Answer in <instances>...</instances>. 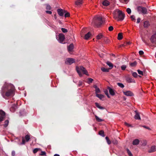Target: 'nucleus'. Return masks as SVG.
<instances>
[{
    "mask_svg": "<svg viewBox=\"0 0 156 156\" xmlns=\"http://www.w3.org/2000/svg\"><path fill=\"white\" fill-rule=\"evenodd\" d=\"M15 91V88L13 85L5 83L1 88L0 93L2 97L6 98V97L13 96Z\"/></svg>",
    "mask_w": 156,
    "mask_h": 156,
    "instance_id": "f257e3e1",
    "label": "nucleus"
},
{
    "mask_svg": "<svg viewBox=\"0 0 156 156\" xmlns=\"http://www.w3.org/2000/svg\"><path fill=\"white\" fill-rule=\"evenodd\" d=\"M113 17L117 21L122 20L125 17L124 14L119 9H116L113 12Z\"/></svg>",
    "mask_w": 156,
    "mask_h": 156,
    "instance_id": "f03ea898",
    "label": "nucleus"
},
{
    "mask_svg": "<svg viewBox=\"0 0 156 156\" xmlns=\"http://www.w3.org/2000/svg\"><path fill=\"white\" fill-rule=\"evenodd\" d=\"M102 23V18L99 16H96L93 18L91 23L95 27H98L100 26Z\"/></svg>",
    "mask_w": 156,
    "mask_h": 156,
    "instance_id": "7ed1b4c3",
    "label": "nucleus"
},
{
    "mask_svg": "<svg viewBox=\"0 0 156 156\" xmlns=\"http://www.w3.org/2000/svg\"><path fill=\"white\" fill-rule=\"evenodd\" d=\"M76 69L78 73L80 76H81L82 75V74L80 72L81 71L84 74H85L87 75H88L87 70L83 66H80L79 67H76Z\"/></svg>",
    "mask_w": 156,
    "mask_h": 156,
    "instance_id": "20e7f679",
    "label": "nucleus"
},
{
    "mask_svg": "<svg viewBox=\"0 0 156 156\" xmlns=\"http://www.w3.org/2000/svg\"><path fill=\"white\" fill-rule=\"evenodd\" d=\"M137 10L139 14L142 13L143 14H147V10L145 7L139 6L137 7Z\"/></svg>",
    "mask_w": 156,
    "mask_h": 156,
    "instance_id": "39448f33",
    "label": "nucleus"
},
{
    "mask_svg": "<svg viewBox=\"0 0 156 156\" xmlns=\"http://www.w3.org/2000/svg\"><path fill=\"white\" fill-rule=\"evenodd\" d=\"M56 38L58 41L62 43H63L65 39L64 35L62 33L59 34L58 36H56Z\"/></svg>",
    "mask_w": 156,
    "mask_h": 156,
    "instance_id": "423d86ee",
    "label": "nucleus"
},
{
    "mask_svg": "<svg viewBox=\"0 0 156 156\" xmlns=\"http://www.w3.org/2000/svg\"><path fill=\"white\" fill-rule=\"evenodd\" d=\"M75 62L74 59L72 58H68L66 59L65 62L66 64H71Z\"/></svg>",
    "mask_w": 156,
    "mask_h": 156,
    "instance_id": "0eeeda50",
    "label": "nucleus"
},
{
    "mask_svg": "<svg viewBox=\"0 0 156 156\" xmlns=\"http://www.w3.org/2000/svg\"><path fill=\"white\" fill-rule=\"evenodd\" d=\"M57 12L58 15L60 16H63L64 14L66 13V11L62 9H58L57 10Z\"/></svg>",
    "mask_w": 156,
    "mask_h": 156,
    "instance_id": "6e6552de",
    "label": "nucleus"
},
{
    "mask_svg": "<svg viewBox=\"0 0 156 156\" xmlns=\"http://www.w3.org/2000/svg\"><path fill=\"white\" fill-rule=\"evenodd\" d=\"M5 116V112L2 110H0V122H1L3 120Z\"/></svg>",
    "mask_w": 156,
    "mask_h": 156,
    "instance_id": "1a4fd4ad",
    "label": "nucleus"
},
{
    "mask_svg": "<svg viewBox=\"0 0 156 156\" xmlns=\"http://www.w3.org/2000/svg\"><path fill=\"white\" fill-rule=\"evenodd\" d=\"M123 93L125 95L127 96H133L134 95L133 93L130 91H124Z\"/></svg>",
    "mask_w": 156,
    "mask_h": 156,
    "instance_id": "9d476101",
    "label": "nucleus"
},
{
    "mask_svg": "<svg viewBox=\"0 0 156 156\" xmlns=\"http://www.w3.org/2000/svg\"><path fill=\"white\" fill-rule=\"evenodd\" d=\"M151 42L156 43V34L152 35L150 39Z\"/></svg>",
    "mask_w": 156,
    "mask_h": 156,
    "instance_id": "9b49d317",
    "label": "nucleus"
},
{
    "mask_svg": "<svg viewBox=\"0 0 156 156\" xmlns=\"http://www.w3.org/2000/svg\"><path fill=\"white\" fill-rule=\"evenodd\" d=\"M126 80L128 83H135V81L134 79L129 77H127L126 79Z\"/></svg>",
    "mask_w": 156,
    "mask_h": 156,
    "instance_id": "f8f14e48",
    "label": "nucleus"
},
{
    "mask_svg": "<svg viewBox=\"0 0 156 156\" xmlns=\"http://www.w3.org/2000/svg\"><path fill=\"white\" fill-rule=\"evenodd\" d=\"M156 151V146H153L149 149L148 152L149 153H152Z\"/></svg>",
    "mask_w": 156,
    "mask_h": 156,
    "instance_id": "ddd939ff",
    "label": "nucleus"
},
{
    "mask_svg": "<svg viewBox=\"0 0 156 156\" xmlns=\"http://www.w3.org/2000/svg\"><path fill=\"white\" fill-rule=\"evenodd\" d=\"M135 112L136 113V115L134 116V118L136 119H141L139 113L136 110L135 111Z\"/></svg>",
    "mask_w": 156,
    "mask_h": 156,
    "instance_id": "4468645a",
    "label": "nucleus"
},
{
    "mask_svg": "<svg viewBox=\"0 0 156 156\" xmlns=\"http://www.w3.org/2000/svg\"><path fill=\"white\" fill-rule=\"evenodd\" d=\"M74 48V45L73 44H71L68 47V51L70 53L72 51Z\"/></svg>",
    "mask_w": 156,
    "mask_h": 156,
    "instance_id": "2eb2a0df",
    "label": "nucleus"
},
{
    "mask_svg": "<svg viewBox=\"0 0 156 156\" xmlns=\"http://www.w3.org/2000/svg\"><path fill=\"white\" fill-rule=\"evenodd\" d=\"M102 4L103 5L107 6L109 5L110 2L108 1L107 0H104L102 2Z\"/></svg>",
    "mask_w": 156,
    "mask_h": 156,
    "instance_id": "dca6fc26",
    "label": "nucleus"
},
{
    "mask_svg": "<svg viewBox=\"0 0 156 156\" xmlns=\"http://www.w3.org/2000/svg\"><path fill=\"white\" fill-rule=\"evenodd\" d=\"M108 89L109 90V93L112 96L115 95V93L114 92V90L113 89L109 87H108Z\"/></svg>",
    "mask_w": 156,
    "mask_h": 156,
    "instance_id": "f3484780",
    "label": "nucleus"
},
{
    "mask_svg": "<svg viewBox=\"0 0 156 156\" xmlns=\"http://www.w3.org/2000/svg\"><path fill=\"white\" fill-rule=\"evenodd\" d=\"M83 3V0H77L75 2V4L78 6H80Z\"/></svg>",
    "mask_w": 156,
    "mask_h": 156,
    "instance_id": "a211bd4d",
    "label": "nucleus"
},
{
    "mask_svg": "<svg viewBox=\"0 0 156 156\" xmlns=\"http://www.w3.org/2000/svg\"><path fill=\"white\" fill-rule=\"evenodd\" d=\"M17 108V106L15 104L13 105L10 108V110L12 112H14Z\"/></svg>",
    "mask_w": 156,
    "mask_h": 156,
    "instance_id": "6ab92c4d",
    "label": "nucleus"
},
{
    "mask_svg": "<svg viewBox=\"0 0 156 156\" xmlns=\"http://www.w3.org/2000/svg\"><path fill=\"white\" fill-rule=\"evenodd\" d=\"M150 25V24L148 21H146L144 23V28H147Z\"/></svg>",
    "mask_w": 156,
    "mask_h": 156,
    "instance_id": "aec40b11",
    "label": "nucleus"
},
{
    "mask_svg": "<svg viewBox=\"0 0 156 156\" xmlns=\"http://www.w3.org/2000/svg\"><path fill=\"white\" fill-rule=\"evenodd\" d=\"M140 142V141L138 139H136L134 140L133 142V145H137Z\"/></svg>",
    "mask_w": 156,
    "mask_h": 156,
    "instance_id": "412c9836",
    "label": "nucleus"
},
{
    "mask_svg": "<svg viewBox=\"0 0 156 156\" xmlns=\"http://www.w3.org/2000/svg\"><path fill=\"white\" fill-rule=\"evenodd\" d=\"M96 96L101 100H102L104 97V95L101 94H96Z\"/></svg>",
    "mask_w": 156,
    "mask_h": 156,
    "instance_id": "4be33fe9",
    "label": "nucleus"
},
{
    "mask_svg": "<svg viewBox=\"0 0 156 156\" xmlns=\"http://www.w3.org/2000/svg\"><path fill=\"white\" fill-rule=\"evenodd\" d=\"M95 104L96 106L99 109L101 110H103L105 109V108L100 106V105L98 103H96Z\"/></svg>",
    "mask_w": 156,
    "mask_h": 156,
    "instance_id": "5701e85b",
    "label": "nucleus"
},
{
    "mask_svg": "<svg viewBox=\"0 0 156 156\" xmlns=\"http://www.w3.org/2000/svg\"><path fill=\"white\" fill-rule=\"evenodd\" d=\"M122 33H120L118 34V39L119 40H121L122 38Z\"/></svg>",
    "mask_w": 156,
    "mask_h": 156,
    "instance_id": "b1692460",
    "label": "nucleus"
},
{
    "mask_svg": "<svg viewBox=\"0 0 156 156\" xmlns=\"http://www.w3.org/2000/svg\"><path fill=\"white\" fill-rule=\"evenodd\" d=\"M90 32L85 34V38L86 40H87L90 37Z\"/></svg>",
    "mask_w": 156,
    "mask_h": 156,
    "instance_id": "393cba45",
    "label": "nucleus"
},
{
    "mask_svg": "<svg viewBox=\"0 0 156 156\" xmlns=\"http://www.w3.org/2000/svg\"><path fill=\"white\" fill-rule=\"evenodd\" d=\"M103 37V35L101 34H100L97 36V38L98 39H100Z\"/></svg>",
    "mask_w": 156,
    "mask_h": 156,
    "instance_id": "a878e982",
    "label": "nucleus"
},
{
    "mask_svg": "<svg viewBox=\"0 0 156 156\" xmlns=\"http://www.w3.org/2000/svg\"><path fill=\"white\" fill-rule=\"evenodd\" d=\"M107 64L110 67H111V68H113V65L109 61H107L106 62Z\"/></svg>",
    "mask_w": 156,
    "mask_h": 156,
    "instance_id": "bb28decb",
    "label": "nucleus"
},
{
    "mask_svg": "<svg viewBox=\"0 0 156 156\" xmlns=\"http://www.w3.org/2000/svg\"><path fill=\"white\" fill-rule=\"evenodd\" d=\"M109 69L105 68L104 67H102L101 68V70L103 72H108L109 71Z\"/></svg>",
    "mask_w": 156,
    "mask_h": 156,
    "instance_id": "cd10ccee",
    "label": "nucleus"
},
{
    "mask_svg": "<svg viewBox=\"0 0 156 156\" xmlns=\"http://www.w3.org/2000/svg\"><path fill=\"white\" fill-rule=\"evenodd\" d=\"M9 121L8 120H5V124L4 125V126L5 127H7L9 124Z\"/></svg>",
    "mask_w": 156,
    "mask_h": 156,
    "instance_id": "c85d7f7f",
    "label": "nucleus"
},
{
    "mask_svg": "<svg viewBox=\"0 0 156 156\" xmlns=\"http://www.w3.org/2000/svg\"><path fill=\"white\" fill-rule=\"evenodd\" d=\"M95 117L96 120L98 122H101L103 121V120L100 119L99 117H98L97 116L95 115Z\"/></svg>",
    "mask_w": 156,
    "mask_h": 156,
    "instance_id": "c756f323",
    "label": "nucleus"
},
{
    "mask_svg": "<svg viewBox=\"0 0 156 156\" xmlns=\"http://www.w3.org/2000/svg\"><path fill=\"white\" fill-rule=\"evenodd\" d=\"M117 85L121 88H123L124 87V85L122 83H118Z\"/></svg>",
    "mask_w": 156,
    "mask_h": 156,
    "instance_id": "7c9ffc66",
    "label": "nucleus"
},
{
    "mask_svg": "<svg viewBox=\"0 0 156 156\" xmlns=\"http://www.w3.org/2000/svg\"><path fill=\"white\" fill-rule=\"evenodd\" d=\"M137 64V62L135 61L131 63L130 64V65L131 67H135L136 66Z\"/></svg>",
    "mask_w": 156,
    "mask_h": 156,
    "instance_id": "2f4dec72",
    "label": "nucleus"
},
{
    "mask_svg": "<svg viewBox=\"0 0 156 156\" xmlns=\"http://www.w3.org/2000/svg\"><path fill=\"white\" fill-rule=\"evenodd\" d=\"M25 138L27 142H28L30 139V136L28 135H27L25 136Z\"/></svg>",
    "mask_w": 156,
    "mask_h": 156,
    "instance_id": "473e14b6",
    "label": "nucleus"
},
{
    "mask_svg": "<svg viewBox=\"0 0 156 156\" xmlns=\"http://www.w3.org/2000/svg\"><path fill=\"white\" fill-rule=\"evenodd\" d=\"M93 79L91 78H88L87 81V83L89 84H90V83H91L93 81Z\"/></svg>",
    "mask_w": 156,
    "mask_h": 156,
    "instance_id": "72a5a7b5",
    "label": "nucleus"
},
{
    "mask_svg": "<svg viewBox=\"0 0 156 156\" xmlns=\"http://www.w3.org/2000/svg\"><path fill=\"white\" fill-rule=\"evenodd\" d=\"M99 134L102 136L104 137L105 136L104 132L103 131H100L99 132Z\"/></svg>",
    "mask_w": 156,
    "mask_h": 156,
    "instance_id": "f704fd0d",
    "label": "nucleus"
},
{
    "mask_svg": "<svg viewBox=\"0 0 156 156\" xmlns=\"http://www.w3.org/2000/svg\"><path fill=\"white\" fill-rule=\"evenodd\" d=\"M105 139H106V140L107 141V143L108 144H110L111 142L109 140L107 136H106V137H105Z\"/></svg>",
    "mask_w": 156,
    "mask_h": 156,
    "instance_id": "c9c22d12",
    "label": "nucleus"
},
{
    "mask_svg": "<svg viewBox=\"0 0 156 156\" xmlns=\"http://www.w3.org/2000/svg\"><path fill=\"white\" fill-rule=\"evenodd\" d=\"M126 11L128 14H130L131 12V9L129 8H127L126 9Z\"/></svg>",
    "mask_w": 156,
    "mask_h": 156,
    "instance_id": "e433bc0d",
    "label": "nucleus"
},
{
    "mask_svg": "<svg viewBox=\"0 0 156 156\" xmlns=\"http://www.w3.org/2000/svg\"><path fill=\"white\" fill-rule=\"evenodd\" d=\"M61 29L62 32L64 33H66L68 32L67 30L65 28H62Z\"/></svg>",
    "mask_w": 156,
    "mask_h": 156,
    "instance_id": "4c0bfd02",
    "label": "nucleus"
},
{
    "mask_svg": "<svg viewBox=\"0 0 156 156\" xmlns=\"http://www.w3.org/2000/svg\"><path fill=\"white\" fill-rule=\"evenodd\" d=\"M127 152L129 156H133L132 154L130 151L128 149H127Z\"/></svg>",
    "mask_w": 156,
    "mask_h": 156,
    "instance_id": "58836bf2",
    "label": "nucleus"
},
{
    "mask_svg": "<svg viewBox=\"0 0 156 156\" xmlns=\"http://www.w3.org/2000/svg\"><path fill=\"white\" fill-rule=\"evenodd\" d=\"M103 40L106 43H108L109 41L108 39L105 37H104V39H103Z\"/></svg>",
    "mask_w": 156,
    "mask_h": 156,
    "instance_id": "ea45409f",
    "label": "nucleus"
},
{
    "mask_svg": "<svg viewBox=\"0 0 156 156\" xmlns=\"http://www.w3.org/2000/svg\"><path fill=\"white\" fill-rule=\"evenodd\" d=\"M132 75L135 78L137 77V74L136 72L133 73Z\"/></svg>",
    "mask_w": 156,
    "mask_h": 156,
    "instance_id": "a19ab883",
    "label": "nucleus"
},
{
    "mask_svg": "<svg viewBox=\"0 0 156 156\" xmlns=\"http://www.w3.org/2000/svg\"><path fill=\"white\" fill-rule=\"evenodd\" d=\"M126 68V66L125 65H122L121 66V68L122 69V70H125Z\"/></svg>",
    "mask_w": 156,
    "mask_h": 156,
    "instance_id": "79ce46f5",
    "label": "nucleus"
},
{
    "mask_svg": "<svg viewBox=\"0 0 156 156\" xmlns=\"http://www.w3.org/2000/svg\"><path fill=\"white\" fill-rule=\"evenodd\" d=\"M104 93L107 96L108 98H110V97H109L108 94V91L107 90H106L104 91Z\"/></svg>",
    "mask_w": 156,
    "mask_h": 156,
    "instance_id": "37998d69",
    "label": "nucleus"
},
{
    "mask_svg": "<svg viewBox=\"0 0 156 156\" xmlns=\"http://www.w3.org/2000/svg\"><path fill=\"white\" fill-rule=\"evenodd\" d=\"M100 90L98 88L95 89V93L96 94H98V93H99L100 92Z\"/></svg>",
    "mask_w": 156,
    "mask_h": 156,
    "instance_id": "c03bdc74",
    "label": "nucleus"
},
{
    "mask_svg": "<svg viewBox=\"0 0 156 156\" xmlns=\"http://www.w3.org/2000/svg\"><path fill=\"white\" fill-rule=\"evenodd\" d=\"M137 72H138V74H139L142 75H143V72L142 71L140 70L139 69H138L137 70Z\"/></svg>",
    "mask_w": 156,
    "mask_h": 156,
    "instance_id": "a18cd8bd",
    "label": "nucleus"
},
{
    "mask_svg": "<svg viewBox=\"0 0 156 156\" xmlns=\"http://www.w3.org/2000/svg\"><path fill=\"white\" fill-rule=\"evenodd\" d=\"M65 17H68L69 16V13L68 12H66L65 13Z\"/></svg>",
    "mask_w": 156,
    "mask_h": 156,
    "instance_id": "49530a36",
    "label": "nucleus"
},
{
    "mask_svg": "<svg viewBox=\"0 0 156 156\" xmlns=\"http://www.w3.org/2000/svg\"><path fill=\"white\" fill-rule=\"evenodd\" d=\"M46 9H47L50 10L51 9V7L49 5H47L46 6Z\"/></svg>",
    "mask_w": 156,
    "mask_h": 156,
    "instance_id": "de8ad7c7",
    "label": "nucleus"
},
{
    "mask_svg": "<svg viewBox=\"0 0 156 156\" xmlns=\"http://www.w3.org/2000/svg\"><path fill=\"white\" fill-rule=\"evenodd\" d=\"M38 148H35L33 150V152L34 154L36 153L38 151Z\"/></svg>",
    "mask_w": 156,
    "mask_h": 156,
    "instance_id": "09e8293b",
    "label": "nucleus"
},
{
    "mask_svg": "<svg viewBox=\"0 0 156 156\" xmlns=\"http://www.w3.org/2000/svg\"><path fill=\"white\" fill-rule=\"evenodd\" d=\"M132 20L135 21V17L134 15H132L130 16Z\"/></svg>",
    "mask_w": 156,
    "mask_h": 156,
    "instance_id": "8fccbe9b",
    "label": "nucleus"
},
{
    "mask_svg": "<svg viewBox=\"0 0 156 156\" xmlns=\"http://www.w3.org/2000/svg\"><path fill=\"white\" fill-rule=\"evenodd\" d=\"M113 27L112 26H110L108 28V30L109 31H111L113 30Z\"/></svg>",
    "mask_w": 156,
    "mask_h": 156,
    "instance_id": "3c124183",
    "label": "nucleus"
},
{
    "mask_svg": "<svg viewBox=\"0 0 156 156\" xmlns=\"http://www.w3.org/2000/svg\"><path fill=\"white\" fill-rule=\"evenodd\" d=\"M45 154H46V153L44 151H42L41 152V154H40V155H45Z\"/></svg>",
    "mask_w": 156,
    "mask_h": 156,
    "instance_id": "603ef678",
    "label": "nucleus"
},
{
    "mask_svg": "<svg viewBox=\"0 0 156 156\" xmlns=\"http://www.w3.org/2000/svg\"><path fill=\"white\" fill-rule=\"evenodd\" d=\"M142 127H144V128H146V129H148L149 130H151V129L149 127H147V126H142Z\"/></svg>",
    "mask_w": 156,
    "mask_h": 156,
    "instance_id": "864d4df0",
    "label": "nucleus"
},
{
    "mask_svg": "<svg viewBox=\"0 0 156 156\" xmlns=\"http://www.w3.org/2000/svg\"><path fill=\"white\" fill-rule=\"evenodd\" d=\"M125 124L126 125L129 127H133V126L131 125H130L128 123H127L126 122H125Z\"/></svg>",
    "mask_w": 156,
    "mask_h": 156,
    "instance_id": "5fc2aeb1",
    "label": "nucleus"
},
{
    "mask_svg": "<svg viewBox=\"0 0 156 156\" xmlns=\"http://www.w3.org/2000/svg\"><path fill=\"white\" fill-rule=\"evenodd\" d=\"M25 140L24 139H23V137H22V144H25Z\"/></svg>",
    "mask_w": 156,
    "mask_h": 156,
    "instance_id": "6e6d98bb",
    "label": "nucleus"
},
{
    "mask_svg": "<svg viewBox=\"0 0 156 156\" xmlns=\"http://www.w3.org/2000/svg\"><path fill=\"white\" fill-rule=\"evenodd\" d=\"M139 54L140 55H142L144 54V52L143 51L140 50L139 51Z\"/></svg>",
    "mask_w": 156,
    "mask_h": 156,
    "instance_id": "4d7b16f0",
    "label": "nucleus"
},
{
    "mask_svg": "<svg viewBox=\"0 0 156 156\" xmlns=\"http://www.w3.org/2000/svg\"><path fill=\"white\" fill-rule=\"evenodd\" d=\"M112 143L114 144H118V141L116 140H115V141H112Z\"/></svg>",
    "mask_w": 156,
    "mask_h": 156,
    "instance_id": "13d9d810",
    "label": "nucleus"
},
{
    "mask_svg": "<svg viewBox=\"0 0 156 156\" xmlns=\"http://www.w3.org/2000/svg\"><path fill=\"white\" fill-rule=\"evenodd\" d=\"M46 12L47 13L51 14L52 13V12L50 11H46Z\"/></svg>",
    "mask_w": 156,
    "mask_h": 156,
    "instance_id": "bf43d9fd",
    "label": "nucleus"
},
{
    "mask_svg": "<svg viewBox=\"0 0 156 156\" xmlns=\"http://www.w3.org/2000/svg\"><path fill=\"white\" fill-rule=\"evenodd\" d=\"M140 20H141V19H140V18H138L137 19V23H139L140 22Z\"/></svg>",
    "mask_w": 156,
    "mask_h": 156,
    "instance_id": "052dcab7",
    "label": "nucleus"
},
{
    "mask_svg": "<svg viewBox=\"0 0 156 156\" xmlns=\"http://www.w3.org/2000/svg\"><path fill=\"white\" fill-rule=\"evenodd\" d=\"M78 86H80L82 85V81H80L79 82V83L78 84Z\"/></svg>",
    "mask_w": 156,
    "mask_h": 156,
    "instance_id": "680f3d73",
    "label": "nucleus"
},
{
    "mask_svg": "<svg viewBox=\"0 0 156 156\" xmlns=\"http://www.w3.org/2000/svg\"><path fill=\"white\" fill-rule=\"evenodd\" d=\"M15 152L14 151H12V154L13 156H14L15 155Z\"/></svg>",
    "mask_w": 156,
    "mask_h": 156,
    "instance_id": "e2e57ef3",
    "label": "nucleus"
},
{
    "mask_svg": "<svg viewBox=\"0 0 156 156\" xmlns=\"http://www.w3.org/2000/svg\"><path fill=\"white\" fill-rule=\"evenodd\" d=\"M124 1L125 3L127 4L128 2H129V0H124Z\"/></svg>",
    "mask_w": 156,
    "mask_h": 156,
    "instance_id": "0e129e2a",
    "label": "nucleus"
},
{
    "mask_svg": "<svg viewBox=\"0 0 156 156\" xmlns=\"http://www.w3.org/2000/svg\"><path fill=\"white\" fill-rule=\"evenodd\" d=\"M93 87H94L95 89L97 88L98 87L97 86V85H94V86H93Z\"/></svg>",
    "mask_w": 156,
    "mask_h": 156,
    "instance_id": "69168bd1",
    "label": "nucleus"
},
{
    "mask_svg": "<svg viewBox=\"0 0 156 156\" xmlns=\"http://www.w3.org/2000/svg\"><path fill=\"white\" fill-rule=\"evenodd\" d=\"M54 156H60V155L58 154H54Z\"/></svg>",
    "mask_w": 156,
    "mask_h": 156,
    "instance_id": "338daca9",
    "label": "nucleus"
},
{
    "mask_svg": "<svg viewBox=\"0 0 156 156\" xmlns=\"http://www.w3.org/2000/svg\"><path fill=\"white\" fill-rule=\"evenodd\" d=\"M100 56L101 57H102L103 56V55H100Z\"/></svg>",
    "mask_w": 156,
    "mask_h": 156,
    "instance_id": "774afa93",
    "label": "nucleus"
}]
</instances>
